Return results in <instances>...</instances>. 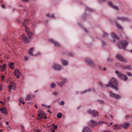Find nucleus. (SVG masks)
Segmentation results:
<instances>
[{
	"instance_id": "10",
	"label": "nucleus",
	"mask_w": 132,
	"mask_h": 132,
	"mask_svg": "<svg viewBox=\"0 0 132 132\" xmlns=\"http://www.w3.org/2000/svg\"><path fill=\"white\" fill-rule=\"evenodd\" d=\"M88 125L92 127L96 126L98 124L95 121L93 120H91L88 123Z\"/></svg>"
},
{
	"instance_id": "6",
	"label": "nucleus",
	"mask_w": 132,
	"mask_h": 132,
	"mask_svg": "<svg viewBox=\"0 0 132 132\" xmlns=\"http://www.w3.org/2000/svg\"><path fill=\"white\" fill-rule=\"evenodd\" d=\"M86 62L89 65H90L93 67H94L96 66V65L95 63L93 62L91 59H85Z\"/></svg>"
},
{
	"instance_id": "57",
	"label": "nucleus",
	"mask_w": 132,
	"mask_h": 132,
	"mask_svg": "<svg viewBox=\"0 0 132 132\" xmlns=\"http://www.w3.org/2000/svg\"><path fill=\"white\" fill-rule=\"evenodd\" d=\"M57 93L55 91L53 93V94L55 95H57Z\"/></svg>"
},
{
	"instance_id": "53",
	"label": "nucleus",
	"mask_w": 132,
	"mask_h": 132,
	"mask_svg": "<svg viewBox=\"0 0 132 132\" xmlns=\"http://www.w3.org/2000/svg\"><path fill=\"white\" fill-rule=\"evenodd\" d=\"M4 76H1L2 80L3 81H4Z\"/></svg>"
},
{
	"instance_id": "27",
	"label": "nucleus",
	"mask_w": 132,
	"mask_h": 132,
	"mask_svg": "<svg viewBox=\"0 0 132 132\" xmlns=\"http://www.w3.org/2000/svg\"><path fill=\"white\" fill-rule=\"evenodd\" d=\"M57 84L58 85L61 87H62L64 85L63 83H62V82H57Z\"/></svg>"
},
{
	"instance_id": "12",
	"label": "nucleus",
	"mask_w": 132,
	"mask_h": 132,
	"mask_svg": "<svg viewBox=\"0 0 132 132\" xmlns=\"http://www.w3.org/2000/svg\"><path fill=\"white\" fill-rule=\"evenodd\" d=\"M38 116L39 117L38 119H42L43 118V116L44 114V113L42 110H40L38 112Z\"/></svg>"
},
{
	"instance_id": "13",
	"label": "nucleus",
	"mask_w": 132,
	"mask_h": 132,
	"mask_svg": "<svg viewBox=\"0 0 132 132\" xmlns=\"http://www.w3.org/2000/svg\"><path fill=\"white\" fill-rule=\"evenodd\" d=\"M22 37L23 42L24 43H28L30 42L29 39H28L27 37L24 35L22 36Z\"/></svg>"
},
{
	"instance_id": "14",
	"label": "nucleus",
	"mask_w": 132,
	"mask_h": 132,
	"mask_svg": "<svg viewBox=\"0 0 132 132\" xmlns=\"http://www.w3.org/2000/svg\"><path fill=\"white\" fill-rule=\"evenodd\" d=\"M121 126L124 129H127L130 126L129 123V122H125Z\"/></svg>"
},
{
	"instance_id": "64",
	"label": "nucleus",
	"mask_w": 132,
	"mask_h": 132,
	"mask_svg": "<svg viewBox=\"0 0 132 132\" xmlns=\"http://www.w3.org/2000/svg\"><path fill=\"white\" fill-rule=\"evenodd\" d=\"M51 132H55V131L53 130V129H52Z\"/></svg>"
},
{
	"instance_id": "49",
	"label": "nucleus",
	"mask_w": 132,
	"mask_h": 132,
	"mask_svg": "<svg viewBox=\"0 0 132 132\" xmlns=\"http://www.w3.org/2000/svg\"><path fill=\"white\" fill-rule=\"evenodd\" d=\"M19 102L20 103H21L23 101V99L22 98H20L19 99Z\"/></svg>"
},
{
	"instance_id": "19",
	"label": "nucleus",
	"mask_w": 132,
	"mask_h": 132,
	"mask_svg": "<svg viewBox=\"0 0 132 132\" xmlns=\"http://www.w3.org/2000/svg\"><path fill=\"white\" fill-rule=\"evenodd\" d=\"M34 49L35 48L34 47H32L30 48L29 50L28 51V53L30 55L34 56L33 52Z\"/></svg>"
},
{
	"instance_id": "44",
	"label": "nucleus",
	"mask_w": 132,
	"mask_h": 132,
	"mask_svg": "<svg viewBox=\"0 0 132 132\" xmlns=\"http://www.w3.org/2000/svg\"><path fill=\"white\" fill-rule=\"evenodd\" d=\"M62 114L61 113H59L57 115V117L59 118H61L62 117Z\"/></svg>"
},
{
	"instance_id": "20",
	"label": "nucleus",
	"mask_w": 132,
	"mask_h": 132,
	"mask_svg": "<svg viewBox=\"0 0 132 132\" xmlns=\"http://www.w3.org/2000/svg\"><path fill=\"white\" fill-rule=\"evenodd\" d=\"M111 36L114 39H116L118 38V36L117 34L114 32H112L111 34Z\"/></svg>"
},
{
	"instance_id": "29",
	"label": "nucleus",
	"mask_w": 132,
	"mask_h": 132,
	"mask_svg": "<svg viewBox=\"0 0 132 132\" xmlns=\"http://www.w3.org/2000/svg\"><path fill=\"white\" fill-rule=\"evenodd\" d=\"M122 57L123 56H122L120 54H119L117 55L116 56V57L118 60H120Z\"/></svg>"
},
{
	"instance_id": "61",
	"label": "nucleus",
	"mask_w": 132,
	"mask_h": 132,
	"mask_svg": "<svg viewBox=\"0 0 132 132\" xmlns=\"http://www.w3.org/2000/svg\"><path fill=\"white\" fill-rule=\"evenodd\" d=\"M4 6H5V5L4 4H2L1 5V6L3 8H4Z\"/></svg>"
},
{
	"instance_id": "38",
	"label": "nucleus",
	"mask_w": 132,
	"mask_h": 132,
	"mask_svg": "<svg viewBox=\"0 0 132 132\" xmlns=\"http://www.w3.org/2000/svg\"><path fill=\"white\" fill-rule=\"evenodd\" d=\"M28 34V36L29 39H31L32 36V34L30 32H29V34Z\"/></svg>"
},
{
	"instance_id": "28",
	"label": "nucleus",
	"mask_w": 132,
	"mask_h": 132,
	"mask_svg": "<svg viewBox=\"0 0 132 132\" xmlns=\"http://www.w3.org/2000/svg\"><path fill=\"white\" fill-rule=\"evenodd\" d=\"M29 21V20L28 19H25V21L22 24V26H25V24H27V23H28Z\"/></svg>"
},
{
	"instance_id": "41",
	"label": "nucleus",
	"mask_w": 132,
	"mask_h": 132,
	"mask_svg": "<svg viewBox=\"0 0 132 132\" xmlns=\"http://www.w3.org/2000/svg\"><path fill=\"white\" fill-rule=\"evenodd\" d=\"M102 45L103 46H105L106 45V43L104 40H102Z\"/></svg>"
},
{
	"instance_id": "8",
	"label": "nucleus",
	"mask_w": 132,
	"mask_h": 132,
	"mask_svg": "<svg viewBox=\"0 0 132 132\" xmlns=\"http://www.w3.org/2000/svg\"><path fill=\"white\" fill-rule=\"evenodd\" d=\"M118 77L120 79L123 80L125 81H126L128 79V77L126 75L121 73H120L118 75Z\"/></svg>"
},
{
	"instance_id": "58",
	"label": "nucleus",
	"mask_w": 132,
	"mask_h": 132,
	"mask_svg": "<svg viewBox=\"0 0 132 132\" xmlns=\"http://www.w3.org/2000/svg\"><path fill=\"white\" fill-rule=\"evenodd\" d=\"M78 26H79L80 27H81L82 26V24L80 23H78Z\"/></svg>"
},
{
	"instance_id": "42",
	"label": "nucleus",
	"mask_w": 132,
	"mask_h": 132,
	"mask_svg": "<svg viewBox=\"0 0 132 132\" xmlns=\"http://www.w3.org/2000/svg\"><path fill=\"white\" fill-rule=\"evenodd\" d=\"M64 102L63 101H62L60 102V103H59V104L60 105H64Z\"/></svg>"
},
{
	"instance_id": "47",
	"label": "nucleus",
	"mask_w": 132,
	"mask_h": 132,
	"mask_svg": "<svg viewBox=\"0 0 132 132\" xmlns=\"http://www.w3.org/2000/svg\"><path fill=\"white\" fill-rule=\"evenodd\" d=\"M87 18V15L86 13H85L84 16H83V20H85Z\"/></svg>"
},
{
	"instance_id": "1",
	"label": "nucleus",
	"mask_w": 132,
	"mask_h": 132,
	"mask_svg": "<svg viewBox=\"0 0 132 132\" xmlns=\"http://www.w3.org/2000/svg\"><path fill=\"white\" fill-rule=\"evenodd\" d=\"M118 85L117 81L115 78H112L110 80L108 84L105 85V86L106 88L111 87V88L118 91V89L117 88Z\"/></svg>"
},
{
	"instance_id": "55",
	"label": "nucleus",
	"mask_w": 132,
	"mask_h": 132,
	"mask_svg": "<svg viewBox=\"0 0 132 132\" xmlns=\"http://www.w3.org/2000/svg\"><path fill=\"white\" fill-rule=\"evenodd\" d=\"M57 128V125H55L54 126V128L55 129H56Z\"/></svg>"
},
{
	"instance_id": "39",
	"label": "nucleus",
	"mask_w": 132,
	"mask_h": 132,
	"mask_svg": "<svg viewBox=\"0 0 132 132\" xmlns=\"http://www.w3.org/2000/svg\"><path fill=\"white\" fill-rule=\"evenodd\" d=\"M97 102H99L101 104H104V101L103 100H97Z\"/></svg>"
},
{
	"instance_id": "60",
	"label": "nucleus",
	"mask_w": 132,
	"mask_h": 132,
	"mask_svg": "<svg viewBox=\"0 0 132 132\" xmlns=\"http://www.w3.org/2000/svg\"><path fill=\"white\" fill-rule=\"evenodd\" d=\"M126 117L127 118H130V117L129 115H126Z\"/></svg>"
},
{
	"instance_id": "25",
	"label": "nucleus",
	"mask_w": 132,
	"mask_h": 132,
	"mask_svg": "<svg viewBox=\"0 0 132 132\" xmlns=\"http://www.w3.org/2000/svg\"><path fill=\"white\" fill-rule=\"evenodd\" d=\"M85 10L86 11H88L90 12H94V10L93 9L87 7L86 6Z\"/></svg>"
},
{
	"instance_id": "9",
	"label": "nucleus",
	"mask_w": 132,
	"mask_h": 132,
	"mask_svg": "<svg viewBox=\"0 0 132 132\" xmlns=\"http://www.w3.org/2000/svg\"><path fill=\"white\" fill-rule=\"evenodd\" d=\"M16 84L12 82L9 86V91L10 92L12 89L15 90L16 88Z\"/></svg>"
},
{
	"instance_id": "62",
	"label": "nucleus",
	"mask_w": 132,
	"mask_h": 132,
	"mask_svg": "<svg viewBox=\"0 0 132 132\" xmlns=\"http://www.w3.org/2000/svg\"><path fill=\"white\" fill-rule=\"evenodd\" d=\"M91 90L93 91L94 92H95V89H91Z\"/></svg>"
},
{
	"instance_id": "33",
	"label": "nucleus",
	"mask_w": 132,
	"mask_h": 132,
	"mask_svg": "<svg viewBox=\"0 0 132 132\" xmlns=\"http://www.w3.org/2000/svg\"><path fill=\"white\" fill-rule=\"evenodd\" d=\"M25 30L26 31V32L27 33V34H29V32H30L29 31V29L27 27H25Z\"/></svg>"
},
{
	"instance_id": "3",
	"label": "nucleus",
	"mask_w": 132,
	"mask_h": 132,
	"mask_svg": "<svg viewBox=\"0 0 132 132\" xmlns=\"http://www.w3.org/2000/svg\"><path fill=\"white\" fill-rule=\"evenodd\" d=\"M53 69L56 71H60L62 69V68L59 64L54 63L52 65Z\"/></svg>"
},
{
	"instance_id": "5",
	"label": "nucleus",
	"mask_w": 132,
	"mask_h": 132,
	"mask_svg": "<svg viewBox=\"0 0 132 132\" xmlns=\"http://www.w3.org/2000/svg\"><path fill=\"white\" fill-rule=\"evenodd\" d=\"M87 112L95 117L98 116V113L97 111L93 110H89Z\"/></svg>"
},
{
	"instance_id": "22",
	"label": "nucleus",
	"mask_w": 132,
	"mask_h": 132,
	"mask_svg": "<svg viewBox=\"0 0 132 132\" xmlns=\"http://www.w3.org/2000/svg\"><path fill=\"white\" fill-rule=\"evenodd\" d=\"M33 97V95H28L25 98V100L26 101L30 100Z\"/></svg>"
},
{
	"instance_id": "34",
	"label": "nucleus",
	"mask_w": 132,
	"mask_h": 132,
	"mask_svg": "<svg viewBox=\"0 0 132 132\" xmlns=\"http://www.w3.org/2000/svg\"><path fill=\"white\" fill-rule=\"evenodd\" d=\"M120 61L122 62H124L125 63H127V60L123 57L120 59Z\"/></svg>"
},
{
	"instance_id": "26",
	"label": "nucleus",
	"mask_w": 132,
	"mask_h": 132,
	"mask_svg": "<svg viewBox=\"0 0 132 132\" xmlns=\"http://www.w3.org/2000/svg\"><path fill=\"white\" fill-rule=\"evenodd\" d=\"M0 111L2 113H3L4 114H6L7 113L6 112V109L4 107V108L1 109L0 110Z\"/></svg>"
},
{
	"instance_id": "24",
	"label": "nucleus",
	"mask_w": 132,
	"mask_h": 132,
	"mask_svg": "<svg viewBox=\"0 0 132 132\" xmlns=\"http://www.w3.org/2000/svg\"><path fill=\"white\" fill-rule=\"evenodd\" d=\"M14 63L13 62L10 63L9 65V68H11L12 70L14 68Z\"/></svg>"
},
{
	"instance_id": "40",
	"label": "nucleus",
	"mask_w": 132,
	"mask_h": 132,
	"mask_svg": "<svg viewBox=\"0 0 132 132\" xmlns=\"http://www.w3.org/2000/svg\"><path fill=\"white\" fill-rule=\"evenodd\" d=\"M113 59L111 57H109L107 59V60L109 62H110L113 61Z\"/></svg>"
},
{
	"instance_id": "30",
	"label": "nucleus",
	"mask_w": 132,
	"mask_h": 132,
	"mask_svg": "<svg viewBox=\"0 0 132 132\" xmlns=\"http://www.w3.org/2000/svg\"><path fill=\"white\" fill-rule=\"evenodd\" d=\"M67 79L65 78H63L62 80V83H63L64 85L65 83H66L67 81Z\"/></svg>"
},
{
	"instance_id": "35",
	"label": "nucleus",
	"mask_w": 132,
	"mask_h": 132,
	"mask_svg": "<svg viewBox=\"0 0 132 132\" xmlns=\"http://www.w3.org/2000/svg\"><path fill=\"white\" fill-rule=\"evenodd\" d=\"M50 87L52 88H54L56 86L55 84L52 83L50 85Z\"/></svg>"
},
{
	"instance_id": "45",
	"label": "nucleus",
	"mask_w": 132,
	"mask_h": 132,
	"mask_svg": "<svg viewBox=\"0 0 132 132\" xmlns=\"http://www.w3.org/2000/svg\"><path fill=\"white\" fill-rule=\"evenodd\" d=\"M99 85L100 87H104V84L101 81L100 82Z\"/></svg>"
},
{
	"instance_id": "32",
	"label": "nucleus",
	"mask_w": 132,
	"mask_h": 132,
	"mask_svg": "<svg viewBox=\"0 0 132 132\" xmlns=\"http://www.w3.org/2000/svg\"><path fill=\"white\" fill-rule=\"evenodd\" d=\"M91 90V89L90 88H88V89L85 90L83 91V94H85L88 92H90Z\"/></svg>"
},
{
	"instance_id": "18",
	"label": "nucleus",
	"mask_w": 132,
	"mask_h": 132,
	"mask_svg": "<svg viewBox=\"0 0 132 132\" xmlns=\"http://www.w3.org/2000/svg\"><path fill=\"white\" fill-rule=\"evenodd\" d=\"M122 69H127L130 70L131 67L130 65H126L124 66H121L120 67Z\"/></svg>"
},
{
	"instance_id": "48",
	"label": "nucleus",
	"mask_w": 132,
	"mask_h": 132,
	"mask_svg": "<svg viewBox=\"0 0 132 132\" xmlns=\"http://www.w3.org/2000/svg\"><path fill=\"white\" fill-rule=\"evenodd\" d=\"M103 37H107L108 36V34L105 32H104V34L103 36Z\"/></svg>"
},
{
	"instance_id": "50",
	"label": "nucleus",
	"mask_w": 132,
	"mask_h": 132,
	"mask_svg": "<svg viewBox=\"0 0 132 132\" xmlns=\"http://www.w3.org/2000/svg\"><path fill=\"white\" fill-rule=\"evenodd\" d=\"M83 29L84 30L85 32L86 33H88V30L86 29L85 28H83Z\"/></svg>"
},
{
	"instance_id": "16",
	"label": "nucleus",
	"mask_w": 132,
	"mask_h": 132,
	"mask_svg": "<svg viewBox=\"0 0 132 132\" xmlns=\"http://www.w3.org/2000/svg\"><path fill=\"white\" fill-rule=\"evenodd\" d=\"M83 132H92V131L88 126L85 127L83 129Z\"/></svg>"
},
{
	"instance_id": "63",
	"label": "nucleus",
	"mask_w": 132,
	"mask_h": 132,
	"mask_svg": "<svg viewBox=\"0 0 132 132\" xmlns=\"http://www.w3.org/2000/svg\"><path fill=\"white\" fill-rule=\"evenodd\" d=\"M45 106L49 108H50V105H45Z\"/></svg>"
},
{
	"instance_id": "11",
	"label": "nucleus",
	"mask_w": 132,
	"mask_h": 132,
	"mask_svg": "<svg viewBox=\"0 0 132 132\" xmlns=\"http://www.w3.org/2000/svg\"><path fill=\"white\" fill-rule=\"evenodd\" d=\"M13 73L18 78H19L21 75V72L17 69H15Z\"/></svg>"
},
{
	"instance_id": "51",
	"label": "nucleus",
	"mask_w": 132,
	"mask_h": 132,
	"mask_svg": "<svg viewBox=\"0 0 132 132\" xmlns=\"http://www.w3.org/2000/svg\"><path fill=\"white\" fill-rule=\"evenodd\" d=\"M126 74L129 76H132V74L129 72H127Z\"/></svg>"
},
{
	"instance_id": "37",
	"label": "nucleus",
	"mask_w": 132,
	"mask_h": 132,
	"mask_svg": "<svg viewBox=\"0 0 132 132\" xmlns=\"http://www.w3.org/2000/svg\"><path fill=\"white\" fill-rule=\"evenodd\" d=\"M47 16L49 17H51L53 18H55V16L54 15V14H52L51 15H50V14H47Z\"/></svg>"
},
{
	"instance_id": "52",
	"label": "nucleus",
	"mask_w": 132,
	"mask_h": 132,
	"mask_svg": "<svg viewBox=\"0 0 132 132\" xmlns=\"http://www.w3.org/2000/svg\"><path fill=\"white\" fill-rule=\"evenodd\" d=\"M106 0H98V1L100 3H102L103 2H104Z\"/></svg>"
},
{
	"instance_id": "17",
	"label": "nucleus",
	"mask_w": 132,
	"mask_h": 132,
	"mask_svg": "<svg viewBox=\"0 0 132 132\" xmlns=\"http://www.w3.org/2000/svg\"><path fill=\"white\" fill-rule=\"evenodd\" d=\"M109 5L111 6V7L112 8H114L115 10H119V8L118 7L116 6V5H113L112 2H110L109 3Z\"/></svg>"
},
{
	"instance_id": "15",
	"label": "nucleus",
	"mask_w": 132,
	"mask_h": 132,
	"mask_svg": "<svg viewBox=\"0 0 132 132\" xmlns=\"http://www.w3.org/2000/svg\"><path fill=\"white\" fill-rule=\"evenodd\" d=\"M49 40V41L53 43L55 46L59 47H60V45L58 43L54 41L53 39H50Z\"/></svg>"
},
{
	"instance_id": "43",
	"label": "nucleus",
	"mask_w": 132,
	"mask_h": 132,
	"mask_svg": "<svg viewBox=\"0 0 132 132\" xmlns=\"http://www.w3.org/2000/svg\"><path fill=\"white\" fill-rule=\"evenodd\" d=\"M41 55V53L40 52H38L34 55V56H38Z\"/></svg>"
},
{
	"instance_id": "23",
	"label": "nucleus",
	"mask_w": 132,
	"mask_h": 132,
	"mask_svg": "<svg viewBox=\"0 0 132 132\" xmlns=\"http://www.w3.org/2000/svg\"><path fill=\"white\" fill-rule=\"evenodd\" d=\"M62 64L64 65H67L68 64V62L66 60L63 59H61Z\"/></svg>"
},
{
	"instance_id": "4",
	"label": "nucleus",
	"mask_w": 132,
	"mask_h": 132,
	"mask_svg": "<svg viewBox=\"0 0 132 132\" xmlns=\"http://www.w3.org/2000/svg\"><path fill=\"white\" fill-rule=\"evenodd\" d=\"M109 96L111 97H113L116 99H120L121 98V96L113 93L112 92H109Z\"/></svg>"
},
{
	"instance_id": "7",
	"label": "nucleus",
	"mask_w": 132,
	"mask_h": 132,
	"mask_svg": "<svg viewBox=\"0 0 132 132\" xmlns=\"http://www.w3.org/2000/svg\"><path fill=\"white\" fill-rule=\"evenodd\" d=\"M117 19L119 20L129 22L130 21V19L125 16H117Z\"/></svg>"
},
{
	"instance_id": "59",
	"label": "nucleus",
	"mask_w": 132,
	"mask_h": 132,
	"mask_svg": "<svg viewBox=\"0 0 132 132\" xmlns=\"http://www.w3.org/2000/svg\"><path fill=\"white\" fill-rule=\"evenodd\" d=\"M2 86L1 85H0V92L2 90Z\"/></svg>"
},
{
	"instance_id": "56",
	"label": "nucleus",
	"mask_w": 132,
	"mask_h": 132,
	"mask_svg": "<svg viewBox=\"0 0 132 132\" xmlns=\"http://www.w3.org/2000/svg\"><path fill=\"white\" fill-rule=\"evenodd\" d=\"M24 59L26 61H27L29 59V57H24Z\"/></svg>"
},
{
	"instance_id": "31",
	"label": "nucleus",
	"mask_w": 132,
	"mask_h": 132,
	"mask_svg": "<svg viewBox=\"0 0 132 132\" xmlns=\"http://www.w3.org/2000/svg\"><path fill=\"white\" fill-rule=\"evenodd\" d=\"M116 26L118 28L120 29H122V28L119 24L118 23H117L116 22Z\"/></svg>"
},
{
	"instance_id": "46",
	"label": "nucleus",
	"mask_w": 132,
	"mask_h": 132,
	"mask_svg": "<svg viewBox=\"0 0 132 132\" xmlns=\"http://www.w3.org/2000/svg\"><path fill=\"white\" fill-rule=\"evenodd\" d=\"M105 123H106L105 122L102 121H99L98 123V124H103Z\"/></svg>"
},
{
	"instance_id": "21",
	"label": "nucleus",
	"mask_w": 132,
	"mask_h": 132,
	"mask_svg": "<svg viewBox=\"0 0 132 132\" xmlns=\"http://www.w3.org/2000/svg\"><path fill=\"white\" fill-rule=\"evenodd\" d=\"M113 128L114 129H121V127L119 125L116 124L113 125Z\"/></svg>"
},
{
	"instance_id": "54",
	"label": "nucleus",
	"mask_w": 132,
	"mask_h": 132,
	"mask_svg": "<svg viewBox=\"0 0 132 132\" xmlns=\"http://www.w3.org/2000/svg\"><path fill=\"white\" fill-rule=\"evenodd\" d=\"M117 75H118L120 73H119V72L118 71H115Z\"/></svg>"
},
{
	"instance_id": "36",
	"label": "nucleus",
	"mask_w": 132,
	"mask_h": 132,
	"mask_svg": "<svg viewBox=\"0 0 132 132\" xmlns=\"http://www.w3.org/2000/svg\"><path fill=\"white\" fill-rule=\"evenodd\" d=\"M6 64H3L2 65V67H1V70L2 71H3L5 68H6Z\"/></svg>"
},
{
	"instance_id": "2",
	"label": "nucleus",
	"mask_w": 132,
	"mask_h": 132,
	"mask_svg": "<svg viewBox=\"0 0 132 132\" xmlns=\"http://www.w3.org/2000/svg\"><path fill=\"white\" fill-rule=\"evenodd\" d=\"M128 44V42L127 41L122 40L119 42L117 43V45L118 47L120 49L123 48L125 50Z\"/></svg>"
}]
</instances>
